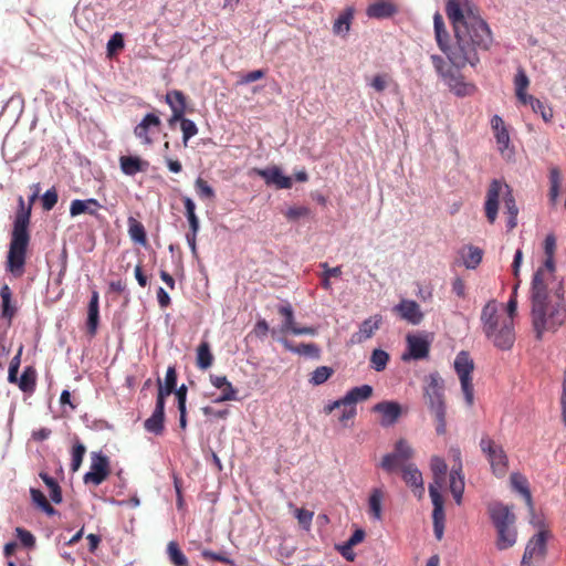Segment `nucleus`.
I'll list each match as a JSON object with an SVG mask.
<instances>
[{
    "label": "nucleus",
    "instance_id": "c9c22d12",
    "mask_svg": "<svg viewBox=\"0 0 566 566\" xmlns=\"http://www.w3.org/2000/svg\"><path fill=\"white\" fill-rule=\"evenodd\" d=\"M430 410L434 415V421H436V432L439 436H443L447 433V420H446V403L444 401H439L429 405Z\"/></svg>",
    "mask_w": 566,
    "mask_h": 566
},
{
    "label": "nucleus",
    "instance_id": "f704fd0d",
    "mask_svg": "<svg viewBox=\"0 0 566 566\" xmlns=\"http://www.w3.org/2000/svg\"><path fill=\"white\" fill-rule=\"evenodd\" d=\"M127 224H128V234H129L130 239L135 243L146 247L148 241H147L146 230H145V227L143 226V223L139 222L134 217H129L127 220Z\"/></svg>",
    "mask_w": 566,
    "mask_h": 566
},
{
    "label": "nucleus",
    "instance_id": "69168bd1",
    "mask_svg": "<svg viewBox=\"0 0 566 566\" xmlns=\"http://www.w3.org/2000/svg\"><path fill=\"white\" fill-rule=\"evenodd\" d=\"M350 19H352V14L350 13H343L340 14L334 25H333V30L335 33L339 34V33H343V32H347L349 30V25H350Z\"/></svg>",
    "mask_w": 566,
    "mask_h": 566
},
{
    "label": "nucleus",
    "instance_id": "a878e982",
    "mask_svg": "<svg viewBox=\"0 0 566 566\" xmlns=\"http://www.w3.org/2000/svg\"><path fill=\"white\" fill-rule=\"evenodd\" d=\"M259 175L268 185H274L277 189H289L292 187V179L284 176L277 167L260 170Z\"/></svg>",
    "mask_w": 566,
    "mask_h": 566
},
{
    "label": "nucleus",
    "instance_id": "5fc2aeb1",
    "mask_svg": "<svg viewBox=\"0 0 566 566\" xmlns=\"http://www.w3.org/2000/svg\"><path fill=\"white\" fill-rule=\"evenodd\" d=\"M334 374V369L327 366L317 367L311 375L310 382L314 386H318L328 380Z\"/></svg>",
    "mask_w": 566,
    "mask_h": 566
},
{
    "label": "nucleus",
    "instance_id": "423d86ee",
    "mask_svg": "<svg viewBox=\"0 0 566 566\" xmlns=\"http://www.w3.org/2000/svg\"><path fill=\"white\" fill-rule=\"evenodd\" d=\"M479 444L483 455L490 463L492 473L496 478H504L509 471V457L502 444L488 434L481 437Z\"/></svg>",
    "mask_w": 566,
    "mask_h": 566
},
{
    "label": "nucleus",
    "instance_id": "c756f323",
    "mask_svg": "<svg viewBox=\"0 0 566 566\" xmlns=\"http://www.w3.org/2000/svg\"><path fill=\"white\" fill-rule=\"evenodd\" d=\"M144 428L156 436H160L165 429V409L155 406L153 415L144 422Z\"/></svg>",
    "mask_w": 566,
    "mask_h": 566
},
{
    "label": "nucleus",
    "instance_id": "4c0bfd02",
    "mask_svg": "<svg viewBox=\"0 0 566 566\" xmlns=\"http://www.w3.org/2000/svg\"><path fill=\"white\" fill-rule=\"evenodd\" d=\"M23 104L21 95H12L2 107L0 116L8 115L10 118L17 119L23 111Z\"/></svg>",
    "mask_w": 566,
    "mask_h": 566
},
{
    "label": "nucleus",
    "instance_id": "0eeeda50",
    "mask_svg": "<svg viewBox=\"0 0 566 566\" xmlns=\"http://www.w3.org/2000/svg\"><path fill=\"white\" fill-rule=\"evenodd\" d=\"M453 366L460 379L465 402L469 407H471L474 402V388L471 376L474 370V361L471 358L469 352L461 350L458 353Z\"/></svg>",
    "mask_w": 566,
    "mask_h": 566
},
{
    "label": "nucleus",
    "instance_id": "2eb2a0df",
    "mask_svg": "<svg viewBox=\"0 0 566 566\" xmlns=\"http://www.w3.org/2000/svg\"><path fill=\"white\" fill-rule=\"evenodd\" d=\"M160 118L156 114L149 113L135 127V135L137 138L145 139V142H151L153 137L160 133Z\"/></svg>",
    "mask_w": 566,
    "mask_h": 566
},
{
    "label": "nucleus",
    "instance_id": "4d7b16f0",
    "mask_svg": "<svg viewBox=\"0 0 566 566\" xmlns=\"http://www.w3.org/2000/svg\"><path fill=\"white\" fill-rule=\"evenodd\" d=\"M311 214V210L310 208L305 207V206H293V207H290L289 209H286V211L284 212V217L289 220V221H298L300 219L302 218H306Z\"/></svg>",
    "mask_w": 566,
    "mask_h": 566
},
{
    "label": "nucleus",
    "instance_id": "680f3d73",
    "mask_svg": "<svg viewBox=\"0 0 566 566\" xmlns=\"http://www.w3.org/2000/svg\"><path fill=\"white\" fill-rule=\"evenodd\" d=\"M57 199H59V195L54 187L46 190L41 198L43 210H45V211L52 210L54 208V206L56 205Z\"/></svg>",
    "mask_w": 566,
    "mask_h": 566
},
{
    "label": "nucleus",
    "instance_id": "79ce46f5",
    "mask_svg": "<svg viewBox=\"0 0 566 566\" xmlns=\"http://www.w3.org/2000/svg\"><path fill=\"white\" fill-rule=\"evenodd\" d=\"M30 495L32 502L45 514H48L49 516L56 514V510L49 503L46 496L42 491L32 488L30 489Z\"/></svg>",
    "mask_w": 566,
    "mask_h": 566
},
{
    "label": "nucleus",
    "instance_id": "412c9836",
    "mask_svg": "<svg viewBox=\"0 0 566 566\" xmlns=\"http://www.w3.org/2000/svg\"><path fill=\"white\" fill-rule=\"evenodd\" d=\"M382 322L381 315H374L368 318H366L360 325L358 332L354 333L352 335V343L354 344H360L365 342L366 339L373 337L376 331L379 329L380 324Z\"/></svg>",
    "mask_w": 566,
    "mask_h": 566
},
{
    "label": "nucleus",
    "instance_id": "603ef678",
    "mask_svg": "<svg viewBox=\"0 0 566 566\" xmlns=\"http://www.w3.org/2000/svg\"><path fill=\"white\" fill-rule=\"evenodd\" d=\"M491 126L495 134L496 142H510L509 132L505 127L504 120L499 115H494L492 117Z\"/></svg>",
    "mask_w": 566,
    "mask_h": 566
},
{
    "label": "nucleus",
    "instance_id": "37998d69",
    "mask_svg": "<svg viewBox=\"0 0 566 566\" xmlns=\"http://www.w3.org/2000/svg\"><path fill=\"white\" fill-rule=\"evenodd\" d=\"M213 363V355L208 342H202L197 348V366L200 369L209 368Z\"/></svg>",
    "mask_w": 566,
    "mask_h": 566
},
{
    "label": "nucleus",
    "instance_id": "2f4dec72",
    "mask_svg": "<svg viewBox=\"0 0 566 566\" xmlns=\"http://www.w3.org/2000/svg\"><path fill=\"white\" fill-rule=\"evenodd\" d=\"M385 497V493L381 489H373L369 499H368V513L369 515L376 520H382V500Z\"/></svg>",
    "mask_w": 566,
    "mask_h": 566
},
{
    "label": "nucleus",
    "instance_id": "774afa93",
    "mask_svg": "<svg viewBox=\"0 0 566 566\" xmlns=\"http://www.w3.org/2000/svg\"><path fill=\"white\" fill-rule=\"evenodd\" d=\"M560 409H562V421L566 427V368L563 374V384H562V396H560Z\"/></svg>",
    "mask_w": 566,
    "mask_h": 566
},
{
    "label": "nucleus",
    "instance_id": "58836bf2",
    "mask_svg": "<svg viewBox=\"0 0 566 566\" xmlns=\"http://www.w3.org/2000/svg\"><path fill=\"white\" fill-rule=\"evenodd\" d=\"M17 385L23 392H32L36 385V370L32 366L24 368L20 378H18Z\"/></svg>",
    "mask_w": 566,
    "mask_h": 566
},
{
    "label": "nucleus",
    "instance_id": "e433bc0d",
    "mask_svg": "<svg viewBox=\"0 0 566 566\" xmlns=\"http://www.w3.org/2000/svg\"><path fill=\"white\" fill-rule=\"evenodd\" d=\"M450 491L457 504H461L464 492V479L461 475V467L450 472Z\"/></svg>",
    "mask_w": 566,
    "mask_h": 566
},
{
    "label": "nucleus",
    "instance_id": "7c9ffc66",
    "mask_svg": "<svg viewBox=\"0 0 566 566\" xmlns=\"http://www.w3.org/2000/svg\"><path fill=\"white\" fill-rule=\"evenodd\" d=\"M443 389V381L440 376L438 374H431L429 376V384L426 389V392L429 396V405L444 401Z\"/></svg>",
    "mask_w": 566,
    "mask_h": 566
},
{
    "label": "nucleus",
    "instance_id": "e2e57ef3",
    "mask_svg": "<svg viewBox=\"0 0 566 566\" xmlns=\"http://www.w3.org/2000/svg\"><path fill=\"white\" fill-rule=\"evenodd\" d=\"M342 412L338 417V421L343 424V427H348V423L354 420L357 415L356 406L350 405H342Z\"/></svg>",
    "mask_w": 566,
    "mask_h": 566
},
{
    "label": "nucleus",
    "instance_id": "b1692460",
    "mask_svg": "<svg viewBox=\"0 0 566 566\" xmlns=\"http://www.w3.org/2000/svg\"><path fill=\"white\" fill-rule=\"evenodd\" d=\"M99 323V294L93 291L87 306L86 329L90 336H95Z\"/></svg>",
    "mask_w": 566,
    "mask_h": 566
},
{
    "label": "nucleus",
    "instance_id": "0e129e2a",
    "mask_svg": "<svg viewBox=\"0 0 566 566\" xmlns=\"http://www.w3.org/2000/svg\"><path fill=\"white\" fill-rule=\"evenodd\" d=\"M178 122H180L184 142H187L197 134V126L192 120L181 116V119H179Z\"/></svg>",
    "mask_w": 566,
    "mask_h": 566
},
{
    "label": "nucleus",
    "instance_id": "9b49d317",
    "mask_svg": "<svg viewBox=\"0 0 566 566\" xmlns=\"http://www.w3.org/2000/svg\"><path fill=\"white\" fill-rule=\"evenodd\" d=\"M549 537V532L546 530H541L537 534H535L526 544L522 564L534 563L538 560H543L547 554V539Z\"/></svg>",
    "mask_w": 566,
    "mask_h": 566
},
{
    "label": "nucleus",
    "instance_id": "ddd939ff",
    "mask_svg": "<svg viewBox=\"0 0 566 566\" xmlns=\"http://www.w3.org/2000/svg\"><path fill=\"white\" fill-rule=\"evenodd\" d=\"M488 514L495 530L516 523L513 507L499 501H493L488 504Z\"/></svg>",
    "mask_w": 566,
    "mask_h": 566
},
{
    "label": "nucleus",
    "instance_id": "a18cd8bd",
    "mask_svg": "<svg viewBox=\"0 0 566 566\" xmlns=\"http://www.w3.org/2000/svg\"><path fill=\"white\" fill-rule=\"evenodd\" d=\"M430 469L432 471L436 484L441 485V483L444 481L448 470L446 461L442 458L434 455L431 458Z\"/></svg>",
    "mask_w": 566,
    "mask_h": 566
},
{
    "label": "nucleus",
    "instance_id": "393cba45",
    "mask_svg": "<svg viewBox=\"0 0 566 566\" xmlns=\"http://www.w3.org/2000/svg\"><path fill=\"white\" fill-rule=\"evenodd\" d=\"M119 166L124 175L134 176L137 172L146 171L149 167V163L138 156L123 155L119 157Z\"/></svg>",
    "mask_w": 566,
    "mask_h": 566
},
{
    "label": "nucleus",
    "instance_id": "7ed1b4c3",
    "mask_svg": "<svg viewBox=\"0 0 566 566\" xmlns=\"http://www.w3.org/2000/svg\"><path fill=\"white\" fill-rule=\"evenodd\" d=\"M39 197V185L29 198V206L25 207L22 197H19V208L15 213L9 251L7 255L6 270L13 276L20 277L24 273L27 252L30 243L29 223L31 218L32 203Z\"/></svg>",
    "mask_w": 566,
    "mask_h": 566
},
{
    "label": "nucleus",
    "instance_id": "c85d7f7f",
    "mask_svg": "<svg viewBox=\"0 0 566 566\" xmlns=\"http://www.w3.org/2000/svg\"><path fill=\"white\" fill-rule=\"evenodd\" d=\"M495 546L500 551H505L515 545L517 541V530L515 524L496 528Z\"/></svg>",
    "mask_w": 566,
    "mask_h": 566
},
{
    "label": "nucleus",
    "instance_id": "4468645a",
    "mask_svg": "<svg viewBox=\"0 0 566 566\" xmlns=\"http://www.w3.org/2000/svg\"><path fill=\"white\" fill-rule=\"evenodd\" d=\"M429 494L433 504L432 511V520H433V532L438 541L443 537L444 531V509H443V497L438 491V489L433 485H429Z\"/></svg>",
    "mask_w": 566,
    "mask_h": 566
},
{
    "label": "nucleus",
    "instance_id": "aec40b11",
    "mask_svg": "<svg viewBox=\"0 0 566 566\" xmlns=\"http://www.w3.org/2000/svg\"><path fill=\"white\" fill-rule=\"evenodd\" d=\"M395 311L399 316L410 324L418 325L423 319V313L417 302L411 300H402L395 306Z\"/></svg>",
    "mask_w": 566,
    "mask_h": 566
},
{
    "label": "nucleus",
    "instance_id": "6e6552de",
    "mask_svg": "<svg viewBox=\"0 0 566 566\" xmlns=\"http://www.w3.org/2000/svg\"><path fill=\"white\" fill-rule=\"evenodd\" d=\"M413 455L415 450L408 441L399 439L395 443L394 451L382 457L380 468L387 473H394L399 469L402 471V467H405Z\"/></svg>",
    "mask_w": 566,
    "mask_h": 566
},
{
    "label": "nucleus",
    "instance_id": "8fccbe9b",
    "mask_svg": "<svg viewBox=\"0 0 566 566\" xmlns=\"http://www.w3.org/2000/svg\"><path fill=\"white\" fill-rule=\"evenodd\" d=\"M389 361V354L382 349H374L370 356V367L376 371L386 369Z\"/></svg>",
    "mask_w": 566,
    "mask_h": 566
},
{
    "label": "nucleus",
    "instance_id": "dca6fc26",
    "mask_svg": "<svg viewBox=\"0 0 566 566\" xmlns=\"http://www.w3.org/2000/svg\"><path fill=\"white\" fill-rule=\"evenodd\" d=\"M373 411L381 416L380 424L382 427H390L400 418L401 406L396 401H380L373 407Z\"/></svg>",
    "mask_w": 566,
    "mask_h": 566
},
{
    "label": "nucleus",
    "instance_id": "6e6d98bb",
    "mask_svg": "<svg viewBox=\"0 0 566 566\" xmlns=\"http://www.w3.org/2000/svg\"><path fill=\"white\" fill-rule=\"evenodd\" d=\"M279 313L284 317L282 332H292L296 325L292 306L290 304L280 306Z\"/></svg>",
    "mask_w": 566,
    "mask_h": 566
},
{
    "label": "nucleus",
    "instance_id": "cd10ccee",
    "mask_svg": "<svg viewBox=\"0 0 566 566\" xmlns=\"http://www.w3.org/2000/svg\"><path fill=\"white\" fill-rule=\"evenodd\" d=\"M102 208V205L97 199L91 198L86 200L75 199L71 202L70 214L76 217L82 213H88L91 216H97V211Z\"/></svg>",
    "mask_w": 566,
    "mask_h": 566
},
{
    "label": "nucleus",
    "instance_id": "f8f14e48",
    "mask_svg": "<svg viewBox=\"0 0 566 566\" xmlns=\"http://www.w3.org/2000/svg\"><path fill=\"white\" fill-rule=\"evenodd\" d=\"M373 396V387L369 385H363L354 387L347 391V394L335 401H332L324 406V413L331 415L335 409H339L342 405L356 406L357 402L365 401Z\"/></svg>",
    "mask_w": 566,
    "mask_h": 566
},
{
    "label": "nucleus",
    "instance_id": "49530a36",
    "mask_svg": "<svg viewBox=\"0 0 566 566\" xmlns=\"http://www.w3.org/2000/svg\"><path fill=\"white\" fill-rule=\"evenodd\" d=\"M182 202L186 209V217L189 222V231L198 232L199 231V219L196 214V205L193 200L189 197H184Z\"/></svg>",
    "mask_w": 566,
    "mask_h": 566
},
{
    "label": "nucleus",
    "instance_id": "5701e85b",
    "mask_svg": "<svg viewBox=\"0 0 566 566\" xmlns=\"http://www.w3.org/2000/svg\"><path fill=\"white\" fill-rule=\"evenodd\" d=\"M209 378L212 386L221 390V395L214 400V402H224L238 399V390L226 376L210 375Z\"/></svg>",
    "mask_w": 566,
    "mask_h": 566
},
{
    "label": "nucleus",
    "instance_id": "72a5a7b5",
    "mask_svg": "<svg viewBox=\"0 0 566 566\" xmlns=\"http://www.w3.org/2000/svg\"><path fill=\"white\" fill-rule=\"evenodd\" d=\"M396 7L386 1H377L367 8V15L369 18L385 19L396 13Z\"/></svg>",
    "mask_w": 566,
    "mask_h": 566
},
{
    "label": "nucleus",
    "instance_id": "f257e3e1",
    "mask_svg": "<svg viewBox=\"0 0 566 566\" xmlns=\"http://www.w3.org/2000/svg\"><path fill=\"white\" fill-rule=\"evenodd\" d=\"M446 13L452 24L455 42L449 43L443 18L437 12L433 24L439 49L455 69L467 65L475 67L480 63V53L489 51L493 43L489 24L471 0H448Z\"/></svg>",
    "mask_w": 566,
    "mask_h": 566
},
{
    "label": "nucleus",
    "instance_id": "1a4fd4ad",
    "mask_svg": "<svg viewBox=\"0 0 566 566\" xmlns=\"http://www.w3.org/2000/svg\"><path fill=\"white\" fill-rule=\"evenodd\" d=\"M556 237L547 234L544 240V264L534 273V280H559L556 276L555 252H556Z\"/></svg>",
    "mask_w": 566,
    "mask_h": 566
},
{
    "label": "nucleus",
    "instance_id": "39448f33",
    "mask_svg": "<svg viewBox=\"0 0 566 566\" xmlns=\"http://www.w3.org/2000/svg\"><path fill=\"white\" fill-rule=\"evenodd\" d=\"M500 198L509 214L507 229L513 230L517 226L518 208L513 196L512 188L500 179H493L486 191L484 212L489 223L493 224L497 218Z\"/></svg>",
    "mask_w": 566,
    "mask_h": 566
},
{
    "label": "nucleus",
    "instance_id": "a211bd4d",
    "mask_svg": "<svg viewBox=\"0 0 566 566\" xmlns=\"http://www.w3.org/2000/svg\"><path fill=\"white\" fill-rule=\"evenodd\" d=\"M442 77L457 96H470L478 91L473 83L464 82L461 75L450 69L447 70V73H442Z\"/></svg>",
    "mask_w": 566,
    "mask_h": 566
},
{
    "label": "nucleus",
    "instance_id": "bf43d9fd",
    "mask_svg": "<svg viewBox=\"0 0 566 566\" xmlns=\"http://www.w3.org/2000/svg\"><path fill=\"white\" fill-rule=\"evenodd\" d=\"M195 188L198 193V196L202 199H213L214 198V190L212 187L208 185V182L202 179L201 177H198L195 181Z\"/></svg>",
    "mask_w": 566,
    "mask_h": 566
},
{
    "label": "nucleus",
    "instance_id": "864d4df0",
    "mask_svg": "<svg viewBox=\"0 0 566 566\" xmlns=\"http://www.w3.org/2000/svg\"><path fill=\"white\" fill-rule=\"evenodd\" d=\"M394 83L395 81L388 73H378L371 78L369 85L377 93H382L390 84Z\"/></svg>",
    "mask_w": 566,
    "mask_h": 566
},
{
    "label": "nucleus",
    "instance_id": "bb28decb",
    "mask_svg": "<svg viewBox=\"0 0 566 566\" xmlns=\"http://www.w3.org/2000/svg\"><path fill=\"white\" fill-rule=\"evenodd\" d=\"M510 481L512 489L523 495L530 512L534 514V503L527 479L523 474L514 472L511 474Z\"/></svg>",
    "mask_w": 566,
    "mask_h": 566
},
{
    "label": "nucleus",
    "instance_id": "de8ad7c7",
    "mask_svg": "<svg viewBox=\"0 0 566 566\" xmlns=\"http://www.w3.org/2000/svg\"><path fill=\"white\" fill-rule=\"evenodd\" d=\"M483 252L480 248L470 245L467 252L462 254L463 262L467 269H475L482 261Z\"/></svg>",
    "mask_w": 566,
    "mask_h": 566
},
{
    "label": "nucleus",
    "instance_id": "338daca9",
    "mask_svg": "<svg viewBox=\"0 0 566 566\" xmlns=\"http://www.w3.org/2000/svg\"><path fill=\"white\" fill-rule=\"evenodd\" d=\"M124 48V38L119 32L114 33L107 42V53L108 55L114 54L115 52L122 50Z\"/></svg>",
    "mask_w": 566,
    "mask_h": 566
},
{
    "label": "nucleus",
    "instance_id": "473e14b6",
    "mask_svg": "<svg viewBox=\"0 0 566 566\" xmlns=\"http://www.w3.org/2000/svg\"><path fill=\"white\" fill-rule=\"evenodd\" d=\"M528 85H530L528 76L526 75L525 71L522 67H520L514 77V86H515V95H516L518 102L523 105H527V98L532 96L526 93Z\"/></svg>",
    "mask_w": 566,
    "mask_h": 566
},
{
    "label": "nucleus",
    "instance_id": "a19ab883",
    "mask_svg": "<svg viewBox=\"0 0 566 566\" xmlns=\"http://www.w3.org/2000/svg\"><path fill=\"white\" fill-rule=\"evenodd\" d=\"M562 186V176L558 168L554 167L549 170V201L555 205L559 197Z\"/></svg>",
    "mask_w": 566,
    "mask_h": 566
},
{
    "label": "nucleus",
    "instance_id": "ea45409f",
    "mask_svg": "<svg viewBox=\"0 0 566 566\" xmlns=\"http://www.w3.org/2000/svg\"><path fill=\"white\" fill-rule=\"evenodd\" d=\"M0 297L2 301V317L7 318L10 324L17 312V308L11 304L12 293L7 284L0 289Z\"/></svg>",
    "mask_w": 566,
    "mask_h": 566
},
{
    "label": "nucleus",
    "instance_id": "3c124183",
    "mask_svg": "<svg viewBox=\"0 0 566 566\" xmlns=\"http://www.w3.org/2000/svg\"><path fill=\"white\" fill-rule=\"evenodd\" d=\"M167 552L169 555L170 562L175 566H188V559L182 553V551L179 548L178 544L176 542H170L167 546Z\"/></svg>",
    "mask_w": 566,
    "mask_h": 566
},
{
    "label": "nucleus",
    "instance_id": "6ab92c4d",
    "mask_svg": "<svg viewBox=\"0 0 566 566\" xmlns=\"http://www.w3.org/2000/svg\"><path fill=\"white\" fill-rule=\"evenodd\" d=\"M407 345H408V354H405L402 356L403 360H407L409 358L412 359H423L427 358L429 355L430 349V343L428 339L423 336L419 335H408L407 338Z\"/></svg>",
    "mask_w": 566,
    "mask_h": 566
},
{
    "label": "nucleus",
    "instance_id": "4be33fe9",
    "mask_svg": "<svg viewBox=\"0 0 566 566\" xmlns=\"http://www.w3.org/2000/svg\"><path fill=\"white\" fill-rule=\"evenodd\" d=\"M166 103L170 106L172 115L170 118V125H174L179 119H181V116H184L186 111V96L181 91L174 90L169 91L166 94Z\"/></svg>",
    "mask_w": 566,
    "mask_h": 566
},
{
    "label": "nucleus",
    "instance_id": "9d476101",
    "mask_svg": "<svg viewBox=\"0 0 566 566\" xmlns=\"http://www.w3.org/2000/svg\"><path fill=\"white\" fill-rule=\"evenodd\" d=\"M109 473L111 467L108 458L102 452H93L91 455L90 471L84 474L83 481L85 484L92 483L99 485L108 478Z\"/></svg>",
    "mask_w": 566,
    "mask_h": 566
},
{
    "label": "nucleus",
    "instance_id": "f3484780",
    "mask_svg": "<svg viewBox=\"0 0 566 566\" xmlns=\"http://www.w3.org/2000/svg\"><path fill=\"white\" fill-rule=\"evenodd\" d=\"M401 473L402 480L409 488H411L413 494L418 499H422L424 494V484L422 473L417 468V465L413 463H407L405 467H402Z\"/></svg>",
    "mask_w": 566,
    "mask_h": 566
},
{
    "label": "nucleus",
    "instance_id": "13d9d810",
    "mask_svg": "<svg viewBox=\"0 0 566 566\" xmlns=\"http://www.w3.org/2000/svg\"><path fill=\"white\" fill-rule=\"evenodd\" d=\"M85 447L84 444L77 442L72 448V462H71V470L73 472L77 471L82 464L84 454H85Z\"/></svg>",
    "mask_w": 566,
    "mask_h": 566
},
{
    "label": "nucleus",
    "instance_id": "20e7f679",
    "mask_svg": "<svg viewBox=\"0 0 566 566\" xmlns=\"http://www.w3.org/2000/svg\"><path fill=\"white\" fill-rule=\"evenodd\" d=\"M501 304L490 300L481 311V328L485 337L499 349L509 350L515 342L514 323L500 313Z\"/></svg>",
    "mask_w": 566,
    "mask_h": 566
},
{
    "label": "nucleus",
    "instance_id": "052dcab7",
    "mask_svg": "<svg viewBox=\"0 0 566 566\" xmlns=\"http://www.w3.org/2000/svg\"><path fill=\"white\" fill-rule=\"evenodd\" d=\"M15 535L22 546L30 548V549L34 548L36 541H35L34 535L30 531L22 528V527H17Z\"/></svg>",
    "mask_w": 566,
    "mask_h": 566
},
{
    "label": "nucleus",
    "instance_id": "f03ea898",
    "mask_svg": "<svg viewBox=\"0 0 566 566\" xmlns=\"http://www.w3.org/2000/svg\"><path fill=\"white\" fill-rule=\"evenodd\" d=\"M531 318L537 340L544 333H556L566 322V300L563 280H532Z\"/></svg>",
    "mask_w": 566,
    "mask_h": 566
},
{
    "label": "nucleus",
    "instance_id": "c03bdc74",
    "mask_svg": "<svg viewBox=\"0 0 566 566\" xmlns=\"http://www.w3.org/2000/svg\"><path fill=\"white\" fill-rule=\"evenodd\" d=\"M283 345L287 350L295 353V354L313 356V357H318V355H319V348L317 347V345H315L313 343L293 345L289 340H284Z\"/></svg>",
    "mask_w": 566,
    "mask_h": 566
},
{
    "label": "nucleus",
    "instance_id": "09e8293b",
    "mask_svg": "<svg viewBox=\"0 0 566 566\" xmlns=\"http://www.w3.org/2000/svg\"><path fill=\"white\" fill-rule=\"evenodd\" d=\"M527 105H531L533 112L539 114L546 123L551 122L553 118V108L545 105L542 101L534 97L533 95L527 98Z\"/></svg>",
    "mask_w": 566,
    "mask_h": 566
}]
</instances>
